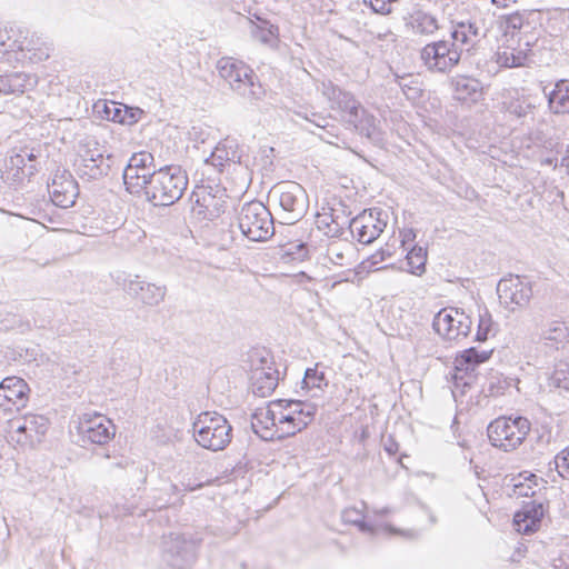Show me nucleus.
Wrapping results in <instances>:
<instances>
[{
	"mask_svg": "<svg viewBox=\"0 0 569 569\" xmlns=\"http://www.w3.org/2000/svg\"><path fill=\"white\" fill-rule=\"evenodd\" d=\"M381 211L377 209L365 210L350 219L349 230L358 242L372 243L385 230L387 222L380 218Z\"/></svg>",
	"mask_w": 569,
	"mask_h": 569,
	"instance_id": "13",
	"label": "nucleus"
},
{
	"mask_svg": "<svg viewBox=\"0 0 569 569\" xmlns=\"http://www.w3.org/2000/svg\"><path fill=\"white\" fill-rule=\"evenodd\" d=\"M492 320L489 312L486 310L483 313L479 315L478 329L476 333L477 341H486L488 339L489 333L491 332Z\"/></svg>",
	"mask_w": 569,
	"mask_h": 569,
	"instance_id": "46",
	"label": "nucleus"
},
{
	"mask_svg": "<svg viewBox=\"0 0 569 569\" xmlns=\"http://www.w3.org/2000/svg\"><path fill=\"white\" fill-rule=\"evenodd\" d=\"M553 462L558 475L563 479L569 478V447L557 453Z\"/></svg>",
	"mask_w": 569,
	"mask_h": 569,
	"instance_id": "47",
	"label": "nucleus"
},
{
	"mask_svg": "<svg viewBox=\"0 0 569 569\" xmlns=\"http://www.w3.org/2000/svg\"><path fill=\"white\" fill-rule=\"evenodd\" d=\"M129 163L131 167L141 169L143 172H152L153 170H157L153 156L147 151L133 153Z\"/></svg>",
	"mask_w": 569,
	"mask_h": 569,
	"instance_id": "44",
	"label": "nucleus"
},
{
	"mask_svg": "<svg viewBox=\"0 0 569 569\" xmlns=\"http://www.w3.org/2000/svg\"><path fill=\"white\" fill-rule=\"evenodd\" d=\"M52 202L60 208H70L79 194L78 183L68 170H57L48 184Z\"/></svg>",
	"mask_w": 569,
	"mask_h": 569,
	"instance_id": "16",
	"label": "nucleus"
},
{
	"mask_svg": "<svg viewBox=\"0 0 569 569\" xmlns=\"http://www.w3.org/2000/svg\"><path fill=\"white\" fill-rule=\"evenodd\" d=\"M401 244L405 247L408 242H412L416 239V232L413 229H408L401 232Z\"/></svg>",
	"mask_w": 569,
	"mask_h": 569,
	"instance_id": "59",
	"label": "nucleus"
},
{
	"mask_svg": "<svg viewBox=\"0 0 569 569\" xmlns=\"http://www.w3.org/2000/svg\"><path fill=\"white\" fill-rule=\"evenodd\" d=\"M19 153L24 156V161L27 163L29 162V163L36 164L37 156L32 152V150L24 148V149H21Z\"/></svg>",
	"mask_w": 569,
	"mask_h": 569,
	"instance_id": "60",
	"label": "nucleus"
},
{
	"mask_svg": "<svg viewBox=\"0 0 569 569\" xmlns=\"http://www.w3.org/2000/svg\"><path fill=\"white\" fill-rule=\"evenodd\" d=\"M471 318L458 308H445L433 318L435 331L446 340L466 338L471 330Z\"/></svg>",
	"mask_w": 569,
	"mask_h": 569,
	"instance_id": "10",
	"label": "nucleus"
},
{
	"mask_svg": "<svg viewBox=\"0 0 569 569\" xmlns=\"http://www.w3.org/2000/svg\"><path fill=\"white\" fill-rule=\"evenodd\" d=\"M200 542L192 533L163 535L160 543L161 562L169 569H190L197 560Z\"/></svg>",
	"mask_w": 569,
	"mask_h": 569,
	"instance_id": "4",
	"label": "nucleus"
},
{
	"mask_svg": "<svg viewBox=\"0 0 569 569\" xmlns=\"http://www.w3.org/2000/svg\"><path fill=\"white\" fill-rule=\"evenodd\" d=\"M297 114L299 117H302L303 119H306L309 123L313 124L315 127L322 129L323 131L329 133L331 137H336V134L333 133V130L336 129V127L333 124L329 123L328 117H325L321 113L313 112V111L309 112L308 110H306L303 112L298 111Z\"/></svg>",
	"mask_w": 569,
	"mask_h": 569,
	"instance_id": "43",
	"label": "nucleus"
},
{
	"mask_svg": "<svg viewBox=\"0 0 569 569\" xmlns=\"http://www.w3.org/2000/svg\"><path fill=\"white\" fill-rule=\"evenodd\" d=\"M261 43L269 46L270 48L278 49L280 44V38H260Z\"/></svg>",
	"mask_w": 569,
	"mask_h": 569,
	"instance_id": "61",
	"label": "nucleus"
},
{
	"mask_svg": "<svg viewBox=\"0 0 569 569\" xmlns=\"http://www.w3.org/2000/svg\"><path fill=\"white\" fill-rule=\"evenodd\" d=\"M283 213L284 223L292 224L305 217L309 208V198L303 187L288 181L277 184L272 190Z\"/></svg>",
	"mask_w": 569,
	"mask_h": 569,
	"instance_id": "8",
	"label": "nucleus"
},
{
	"mask_svg": "<svg viewBox=\"0 0 569 569\" xmlns=\"http://www.w3.org/2000/svg\"><path fill=\"white\" fill-rule=\"evenodd\" d=\"M104 148L97 141L94 137H86L79 143V149L76 157L89 158L96 160L107 159L104 156Z\"/></svg>",
	"mask_w": 569,
	"mask_h": 569,
	"instance_id": "37",
	"label": "nucleus"
},
{
	"mask_svg": "<svg viewBox=\"0 0 569 569\" xmlns=\"http://www.w3.org/2000/svg\"><path fill=\"white\" fill-rule=\"evenodd\" d=\"M508 44L497 53V62L507 68L523 67L531 53V42H526L525 48L519 44L518 38H508Z\"/></svg>",
	"mask_w": 569,
	"mask_h": 569,
	"instance_id": "23",
	"label": "nucleus"
},
{
	"mask_svg": "<svg viewBox=\"0 0 569 569\" xmlns=\"http://www.w3.org/2000/svg\"><path fill=\"white\" fill-rule=\"evenodd\" d=\"M78 433L82 442L103 446L116 435V426L107 417L98 413H83L79 417Z\"/></svg>",
	"mask_w": 569,
	"mask_h": 569,
	"instance_id": "11",
	"label": "nucleus"
},
{
	"mask_svg": "<svg viewBox=\"0 0 569 569\" xmlns=\"http://www.w3.org/2000/svg\"><path fill=\"white\" fill-rule=\"evenodd\" d=\"M302 383L303 388L307 389H321V387L327 386L328 382L325 372L318 371L317 368H308L305 372Z\"/></svg>",
	"mask_w": 569,
	"mask_h": 569,
	"instance_id": "45",
	"label": "nucleus"
},
{
	"mask_svg": "<svg viewBox=\"0 0 569 569\" xmlns=\"http://www.w3.org/2000/svg\"><path fill=\"white\" fill-rule=\"evenodd\" d=\"M296 413H293V409H284L283 407L280 410H277V426H284L286 423H291V427L296 428L297 420Z\"/></svg>",
	"mask_w": 569,
	"mask_h": 569,
	"instance_id": "50",
	"label": "nucleus"
},
{
	"mask_svg": "<svg viewBox=\"0 0 569 569\" xmlns=\"http://www.w3.org/2000/svg\"><path fill=\"white\" fill-rule=\"evenodd\" d=\"M352 248L350 244H342L338 241H333L328 244L326 257L336 266H347L349 264L347 252H350Z\"/></svg>",
	"mask_w": 569,
	"mask_h": 569,
	"instance_id": "40",
	"label": "nucleus"
},
{
	"mask_svg": "<svg viewBox=\"0 0 569 569\" xmlns=\"http://www.w3.org/2000/svg\"><path fill=\"white\" fill-rule=\"evenodd\" d=\"M320 90L330 103V109L340 112L341 119L347 123L356 121L357 114L362 112L363 108L360 102L351 93L342 91L331 81L322 82Z\"/></svg>",
	"mask_w": 569,
	"mask_h": 569,
	"instance_id": "14",
	"label": "nucleus"
},
{
	"mask_svg": "<svg viewBox=\"0 0 569 569\" xmlns=\"http://www.w3.org/2000/svg\"><path fill=\"white\" fill-rule=\"evenodd\" d=\"M242 234L251 241H266L274 233V223L269 209L260 201L244 203L238 214Z\"/></svg>",
	"mask_w": 569,
	"mask_h": 569,
	"instance_id": "6",
	"label": "nucleus"
},
{
	"mask_svg": "<svg viewBox=\"0 0 569 569\" xmlns=\"http://www.w3.org/2000/svg\"><path fill=\"white\" fill-rule=\"evenodd\" d=\"M536 16V12H516L508 17L507 26L509 29L518 30L522 36H528L533 31L531 19Z\"/></svg>",
	"mask_w": 569,
	"mask_h": 569,
	"instance_id": "38",
	"label": "nucleus"
},
{
	"mask_svg": "<svg viewBox=\"0 0 569 569\" xmlns=\"http://www.w3.org/2000/svg\"><path fill=\"white\" fill-rule=\"evenodd\" d=\"M551 440H552V435H551V431L548 429H543L542 433L538 437V442L542 447L549 446Z\"/></svg>",
	"mask_w": 569,
	"mask_h": 569,
	"instance_id": "58",
	"label": "nucleus"
},
{
	"mask_svg": "<svg viewBox=\"0 0 569 569\" xmlns=\"http://www.w3.org/2000/svg\"><path fill=\"white\" fill-rule=\"evenodd\" d=\"M191 211L200 220H213L224 212L226 190L211 186H197L190 196Z\"/></svg>",
	"mask_w": 569,
	"mask_h": 569,
	"instance_id": "9",
	"label": "nucleus"
},
{
	"mask_svg": "<svg viewBox=\"0 0 569 569\" xmlns=\"http://www.w3.org/2000/svg\"><path fill=\"white\" fill-rule=\"evenodd\" d=\"M341 519L345 523L357 526L362 532H371L372 528L365 521V515L362 510L350 507L346 508L341 513Z\"/></svg>",
	"mask_w": 569,
	"mask_h": 569,
	"instance_id": "42",
	"label": "nucleus"
},
{
	"mask_svg": "<svg viewBox=\"0 0 569 569\" xmlns=\"http://www.w3.org/2000/svg\"><path fill=\"white\" fill-rule=\"evenodd\" d=\"M392 256V252L389 248H381L371 254L366 261H362L360 267L363 270L370 271L373 267L378 266L380 262L385 261L386 258Z\"/></svg>",
	"mask_w": 569,
	"mask_h": 569,
	"instance_id": "48",
	"label": "nucleus"
},
{
	"mask_svg": "<svg viewBox=\"0 0 569 569\" xmlns=\"http://www.w3.org/2000/svg\"><path fill=\"white\" fill-rule=\"evenodd\" d=\"M543 515V502L537 500L525 502L521 510L513 516V527L520 533H532L540 527Z\"/></svg>",
	"mask_w": 569,
	"mask_h": 569,
	"instance_id": "21",
	"label": "nucleus"
},
{
	"mask_svg": "<svg viewBox=\"0 0 569 569\" xmlns=\"http://www.w3.org/2000/svg\"><path fill=\"white\" fill-rule=\"evenodd\" d=\"M279 382V372L272 367H261L252 370L251 389L254 396L269 397Z\"/></svg>",
	"mask_w": 569,
	"mask_h": 569,
	"instance_id": "25",
	"label": "nucleus"
},
{
	"mask_svg": "<svg viewBox=\"0 0 569 569\" xmlns=\"http://www.w3.org/2000/svg\"><path fill=\"white\" fill-rule=\"evenodd\" d=\"M274 406H283L284 409H293V413L297 416L296 420L298 422L296 428L291 427V430H288L286 433H297L307 428L313 420L317 411L316 405L300 400L279 399L274 402Z\"/></svg>",
	"mask_w": 569,
	"mask_h": 569,
	"instance_id": "27",
	"label": "nucleus"
},
{
	"mask_svg": "<svg viewBox=\"0 0 569 569\" xmlns=\"http://www.w3.org/2000/svg\"><path fill=\"white\" fill-rule=\"evenodd\" d=\"M274 402L271 401L267 408H258L251 418L253 432L266 441H273L277 437V408L283 406H274Z\"/></svg>",
	"mask_w": 569,
	"mask_h": 569,
	"instance_id": "22",
	"label": "nucleus"
},
{
	"mask_svg": "<svg viewBox=\"0 0 569 569\" xmlns=\"http://www.w3.org/2000/svg\"><path fill=\"white\" fill-rule=\"evenodd\" d=\"M316 223L319 230L331 238H338L343 233L346 227H349L350 219L345 212L342 203L338 207L322 208L317 214Z\"/></svg>",
	"mask_w": 569,
	"mask_h": 569,
	"instance_id": "19",
	"label": "nucleus"
},
{
	"mask_svg": "<svg viewBox=\"0 0 569 569\" xmlns=\"http://www.w3.org/2000/svg\"><path fill=\"white\" fill-rule=\"evenodd\" d=\"M217 71L231 90L249 101L259 100L264 94L253 70L240 60L223 57L217 62Z\"/></svg>",
	"mask_w": 569,
	"mask_h": 569,
	"instance_id": "2",
	"label": "nucleus"
},
{
	"mask_svg": "<svg viewBox=\"0 0 569 569\" xmlns=\"http://www.w3.org/2000/svg\"><path fill=\"white\" fill-rule=\"evenodd\" d=\"M4 166L6 180L12 183L21 181L23 177H31L38 171L37 164L27 163L24 156L19 152L11 156Z\"/></svg>",
	"mask_w": 569,
	"mask_h": 569,
	"instance_id": "30",
	"label": "nucleus"
},
{
	"mask_svg": "<svg viewBox=\"0 0 569 569\" xmlns=\"http://www.w3.org/2000/svg\"><path fill=\"white\" fill-rule=\"evenodd\" d=\"M547 385L559 395L569 393V358L559 359L548 373Z\"/></svg>",
	"mask_w": 569,
	"mask_h": 569,
	"instance_id": "32",
	"label": "nucleus"
},
{
	"mask_svg": "<svg viewBox=\"0 0 569 569\" xmlns=\"http://www.w3.org/2000/svg\"><path fill=\"white\" fill-rule=\"evenodd\" d=\"M538 485L536 482H535V486H532L531 483L520 482V483L515 485L513 491L518 497L532 498L536 496V487Z\"/></svg>",
	"mask_w": 569,
	"mask_h": 569,
	"instance_id": "53",
	"label": "nucleus"
},
{
	"mask_svg": "<svg viewBox=\"0 0 569 569\" xmlns=\"http://www.w3.org/2000/svg\"><path fill=\"white\" fill-rule=\"evenodd\" d=\"M116 283L132 298L147 306H158L164 300L167 288L140 280L139 276L126 278L122 274L116 277Z\"/></svg>",
	"mask_w": 569,
	"mask_h": 569,
	"instance_id": "12",
	"label": "nucleus"
},
{
	"mask_svg": "<svg viewBox=\"0 0 569 569\" xmlns=\"http://www.w3.org/2000/svg\"><path fill=\"white\" fill-rule=\"evenodd\" d=\"M455 98L459 101L476 102L482 94L481 82L467 76H457L451 80Z\"/></svg>",
	"mask_w": 569,
	"mask_h": 569,
	"instance_id": "28",
	"label": "nucleus"
},
{
	"mask_svg": "<svg viewBox=\"0 0 569 569\" xmlns=\"http://www.w3.org/2000/svg\"><path fill=\"white\" fill-rule=\"evenodd\" d=\"M497 293L503 305L525 307L532 297L531 282L526 277L509 276L498 282Z\"/></svg>",
	"mask_w": 569,
	"mask_h": 569,
	"instance_id": "15",
	"label": "nucleus"
},
{
	"mask_svg": "<svg viewBox=\"0 0 569 569\" xmlns=\"http://www.w3.org/2000/svg\"><path fill=\"white\" fill-rule=\"evenodd\" d=\"M543 93L548 98V106L553 113H569V80H559L549 92L545 87Z\"/></svg>",
	"mask_w": 569,
	"mask_h": 569,
	"instance_id": "31",
	"label": "nucleus"
},
{
	"mask_svg": "<svg viewBox=\"0 0 569 569\" xmlns=\"http://www.w3.org/2000/svg\"><path fill=\"white\" fill-rule=\"evenodd\" d=\"M492 351V349L479 351L475 347L466 349L456 359V370L466 372L469 370H475L476 366L487 361L491 357Z\"/></svg>",
	"mask_w": 569,
	"mask_h": 569,
	"instance_id": "34",
	"label": "nucleus"
},
{
	"mask_svg": "<svg viewBox=\"0 0 569 569\" xmlns=\"http://www.w3.org/2000/svg\"><path fill=\"white\" fill-rule=\"evenodd\" d=\"M467 42L468 38H449L429 43L421 50V59L429 70L446 72L459 62Z\"/></svg>",
	"mask_w": 569,
	"mask_h": 569,
	"instance_id": "7",
	"label": "nucleus"
},
{
	"mask_svg": "<svg viewBox=\"0 0 569 569\" xmlns=\"http://www.w3.org/2000/svg\"><path fill=\"white\" fill-rule=\"evenodd\" d=\"M427 257V248L413 246L406 256L408 272L418 277L422 276L426 272Z\"/></svg>",
	"mask_w": 569,
	"mask_h": 569,
	"instance_id": "36",
	"label": "nucleus"
},
{
	"mask_svg": "<svg viewBox=\"0 0 569 569\" xmlns=\"http://www.w3.org/2000/svg\"><path fill=\"white\" fill-rule=\"evenodd\" d=\"M363 3L376 13L388 14L391 12L390 4H387L385 0H363Z\"/></svg>",
	"mask_w": 569,
	"mask_h": 569,
	"instance_id": "52",
	"label": "nucleus"
},
{
	"mask_svg": "<svg viewBox=\"0 0 569 569\" xmlns=\"http://www.w3.org/2000/svg\"><path fill=\"white\" fill-rule=\"evenodd\" d=\"M407 27L411 32L429 36L438 30V23L435 17L423 11H416L407 19Z\"/></svg>",
	"mask_w": 569,
	"mask_h": 569,
	"instance_id": "35",
	"label": "nucleus"
},
{
	"mask_svg": "<svg viewBox=\"0 0 569 569\" xmlns=\"http://www.w3.org/2000/svg\"><path fill=\"white\" fill-rule=\"evenodd\" d=\"M540 339L558 349L569 342V328L563 322L550 321L541 329Z\"/></svg>",
	"mask_w": 569,
	"mask_h": 569,
	"instance_id": "33",
	"label": "nucleus"
},
{
	"mask_svg": "<svg viewBox=\"0 0 569 569\" xmlns=\"http://www.w3.org/2000/svg\"><path fill=\"white\" fill-rule=\"evenodd\" d=\"M531 423L526 417H499L487 428L490 443L506 452L517 449L530 432Z\"/></svg>",
	"mask_w": 569,
	"mask_h": 569,
	"instance_id": "5",
	"label": "nucleus"
},
{
	"mask_svg": "<svg viewBox=\"0 0 569 569\" xmlns=\"http://www.w3.org/2000/svg\"><path fill=\"white\" fill-rule=\"evenodd\" d=\"M202 487H203L202 481H197L196 479L186 478L184 476H181L179 483L172 485V489L176 492H181V491L189 492V491H193L199 488H202Z\"/></svg>",
	"mask_w": 569,
	"mask_h": 569,
	"instance_id": "49",
	"label": "nucleus"
},
{
	"mask_svg": "<svg viewBox=\"0 0 569 569\" xmlns=\"http://www.w3.org/2000/svg\"><path fill=\"white\" fill-rule=\"evenodd\" d=\"M104 112L108 119H111L112 121H118L123 123L126 121L124 117L120 116V110L112 104V108L104 104Z\"/></svg>",
	"mask_w": 569,
	"mask_h": 569,
	"instance_id": "55",
	"label": "nucleus"
},
{
	"mask_svg": "<svg viewBox=\"0 0 569 569\" xmlns=\"http://www.w3.org/2000/svg\"><path fill=\"white\" fill-rule=\"evenodd\" d=\"M11 427H16L14 433L17 438L12 436V439L18 443L39 442L41 437L46 435L49 428V420L43 416H28L22 421H14Z\"/></svg>",
	"mask_w": 569,
	"mask_h": 569,
	"instance_id": "20",
	"label": "nucleus"
},
{
	"mask_svg": "<svg viewBox=\"0 0 569 569\" xmlns=\"http://www.w3.org/2000/svg\"><path fill=\"white\" fill-rule=\"evenodd\" d=\"M296 413H293V409H284L283 407L280 410H277V426H284L286 423H291V427L296 428L297 420Z\"/></svg>",
	"mask_w": 569,
	"mask_h": 569,
	"instance_id": "51",
	"label": "nucleus"
},
{
	"mask_svg": "<svg viewBox=\"0 0 569 569\" xmlns=\"http://www.w3.org/2000/svg\"><path fill=\"white\" fill-rule=\"evenodd\" d=\"M188 174L179 166H164L151 172L144 199L153 206H172L188 187Z\"/></svg>",
	"mask_w": 569,
	"mask_h": 569,
	"instance_id": "1",
	"label": "nucleus"
},
{
	"mask_svg": "<svg viewBox=\"0 0 569 569\" xmlns=\"http://www.w3.org/2000/svg\"><path fill=\"white\" fill-rule=\"evenodd\" d=\"M112 156L107 154V159L96 160L89 158L76 157L73 167L80 179L88 181L99 180L108 176L111 168Z\"/></svg>",
	"mask_w": 569,
	"mask_h": 569,
	"instance_id": "24",
	"label": "nucleus"
},
{
	"mask_svg": "<svg viewBox=\"0 0 569 569\" xmlns=\"http://www.w3.org/2000/svg\"><path fill=\"white\" fill-rule=\"evenodd\" d=\"M386 529L388 530V532L390 533H393V535H399L401 536L402 538L405 539H409V540H412V539H417L419 537V531L415 530V529H407V530H400V529H397L396 527L391 526V525H388L386 527Z\"/></svg>",
	"mask_w": 569,
	"mask_h": 569,
	"instance_id": "54",
	"label": "nucleus"
},
{
	"mask_svg": "<svg viewBox=\"0 0 569 569\" xmlns=\"http://www.w3.org/2000/svg\"><path fill=\"white\" fill-rule=\"evenodd\" d=\"M385 449L389 455H396L398 452V443H396L393 440H390L389 443L385 445Z\"/></svg>",
	"mask_w": 569,
	"mask_h": 569,
	"instance_id": "62",
	"label": "nucleus"
},
{
	"mask_svg": "<svg viewBox=\"0 0 569 569\" xmlns=\"http://www.w3.org/2000/svg\"><path fill=\"white\" fill-rule=\"evenodd\" d=\"M151 172H143L141 169L131 167L128 162L123 171V183L126 190L137 197H144L148 190Z\"/></svg>",
	"mask_w": 569,
	"mask_h": 569,
	"instance_id": "29",
	"label": "nucleus"
},
{
	"mask_svg": "<svg viewBox=\"0 0 569 569\" xmlns=\"http://www.w3.org/2000/svg\"><path fill=\"white\" fill-rule=\"evenodd\" d=\"M296 247L298 249L297 259H303L308 253L307 246L305 243H299Z\"/></svg>",
	"mask_w": 569,
	"mask_h": 569,
	"instance_id": "64",
	"label": "nucleus"
},
{
	"mask_svg": "<svg viewBox=\"0 0 569 569\" xmlns=\"http://www.w3.org/2000/svg\"><path fill=\"white\" fill-rule=\"evenodd\" d=\"M192 432L197 443L211 451L223 450L232 439V426L216 411L198 415L192 423Z\"/></svg>",
	"mask_w": 569,
	"mask_h": 569,
	"instance_id": "3",
	"label": "nucleus"
},
{
	"mask_svg": "<svg viewBox=\"0 0 569 569\" xmlns=\"http://www.w3.org/2000/svg\"><path fill=\"white\" fill-rule=\"evenodd\" d=\"M16 89L10 83L8 78H0V93L2 94H11L14 93Z\"/></svg>",
	"mask_w": 569,
	"mask_h": 569,
	"instance_id": "56",
	"label": "nucleus"
},
{
	"mask_svg": "<svg viewBox=\"0 0 569 569\" xmlns=\"http://www.w3.org/2000/svg\"><path fill=\"white\" fill-rule=\"evenodd\" d=\"M513 93L517 94L518 93L517 90L508 89V90L503 91L502 97L511 98V100L510 101L503 100L501 102L502 110L517 117V118L526 117L528 113V110L530 109V106L525 104L519 99H513Z\"/></svg>",
	"mask_w": 569,
	"mask_h": 569,
	"instance_id": "39",
	"label": "nucleus"
},
{
	"mask_svg": "<svg viewBox=\"0 0 569 569\" xmlns=\"http://www.w3.org/2000/svg\"><path fill=\"white\" fill-rule=\"evenodd\" d=\"M3 31L6 33H14V32L22 33L23 32V30L20 27H18L16 23H10L8 26H4Z\"/></svg>",
	"mask_w": 569,
	"mask_h": 569,
	"instance_id": "63",
	"label": "nucleus"
},
{
	"mask_svg": "<svg viewBox=\"0 0 569 569\" xmlns=\"http://www.w3.org/2000/svg\"><path fill=\"white\" fill-rule=\"evenodd\" d=\"M348 124L352 126L356 132L366 137L372 144H383L385 133L379 127V120L365 109H362L361 113L357 114L356 121H350Z\"/></svg>",
	"mask_w": 569,
	"mask_h": 569,
	"instance_id": "26",
	"label": "nucleus"
},
{
	"mask_svg": "<svg viewBox=\"0 0 569 569\" xmlns=\"http://www.w3.org/2000/svg\"><path fill=\"white\" fill-rule=\"evenodd\" d=\"M288 430H291V423H286L284 426H277L276 439H283V438L291 437V436L296 435V433H286Z\"/></svg>",
	"mask_w": 569,
	"mask_h": 569,
	"instance_id": "57",
	"label": "nucleus"
},
{
	"mask_svg": "<svg viewBox=\"0 0 569 569\" xmlns=\"http://www.w3.org/2000/svg\"><path fill=\"white\" fill-rule=\"evenodd\" d=\"M242 148L233 138H226L218 142L210 156L204 159L206 167H212L221 173L227 166L241 163Z\"/></svg>",
	"mask_w": 569,
	"mask_h": 569,
	"instance_id": "17",
	"label": "nucleus"
},
{
	"mask_svg": "<svg viewBox=\"0 0 569 569\" xmlns=\"http://www.w3.org/2000/svg\"><path fill=\"white\" fill-rule=\"evenodd\" d=\"M29 387L18 377H7L0 382V408L4 411L22 409L28 401Z\"/></svg>",
	"mask_w": 569,
	"mask_h": 569,
	"instance_id": "18",
	"label": "nucleus"
},
{
	"mask_svg": "<svg viewBox=\"0 0 569 569\" xmlns=\"http://www.w3.org/2000/svg\"><path fill=\"white\" fill-rule=\"evenodd\" d=\"M243 21L250 27L251 36H279L278 27L263 18L256 17V21L243 18Z\"/></svg>",
	"mask_w": 569,
	"mask_h": 569,
	"instance_id": "41",
	"label": "nucleus"
}]
</instances>
